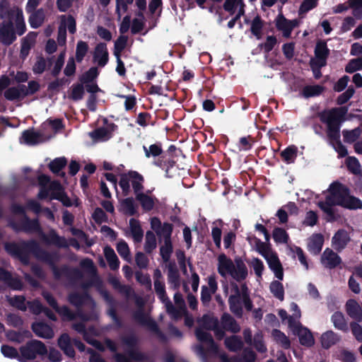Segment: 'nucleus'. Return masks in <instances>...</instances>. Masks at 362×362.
<instances>
[{
	"mask_svg": "<svg viewBox=\"0 0 362 362\" xmlns=\"http://www.w3.org/2000/svg\"><path fill=\"white\" fill-rule=\"evenodd\" d=\"M4 249L8 254L19 259L25 265L29 264L30 255L33 254L38 259L49 264L56 280L64 276L69 281L74 282L83 278V273L78 268L70 267L66 264L58 267L55 264L57 261V254L43 250L35 240L6 243Z\"/></svg>",
	"mask_w": 362,
	"mask_h": 362,
	"instance_id": "1",
	"label": "nucleus"
},
{
	"mask_svg": "<svg viewBox=\"0 0 362 362\" xmlns=\"http://www.w3.org/2000/svg\"><path fill=\"white\" fill-rule=\"evenodd\" d=\"M347 112L348 107L342 106L339 108H333L327 113L320 115V120L327 124V136L333 143L334 148L339 158H344L348 155L346 146L340 141L341 123L345 120Z\"/></svg>",
	"mask_w": 362,
	"mask_h": 362,
	"instance_id": "2",
	"label": "nucleus"
},
{
	"mask_svg": "<svg viewBox=\"0 0 362 362\" xmlns=\"http://www.w3.org/2000/svg\"><path fill=\"white\" fill-rule=\"evenodd\" d=\"M328 191L329 194L325 198H329L335 205L351 210L362 209V201L351 195L349 189L341 182H333Z\"/></svg>",
	"mask_w": 362,
	"mask_h": 362,
	"instance_id": "3",
	"label": "nucleus"
},
{
	"mask_svg": "<svg viewBox=\"0 0 362 362\" xmlns=\"http://www.w3.org/2000/svg\"><path fill=\"white\" fill-rule=\"evenodd\" d=\"M136 304L139 307V309L136 310L133 313V319L142 326L146 327L149 331L156 334L159 340L163 343L168 341V337L160 329L156 322L148 317L143 309L144 302L140 297H136Z\"/></svg>",
	"mask_w": 362,
	"mask_h": 362,
	"instance_id": "4",
	"label": "nucleus"
},
{
	"mask_svg": "<svg viewBox=\"0 0 362 362\" xmlns=\"http://www.w3.org/2000/svg\"><path fill=\"white\" fill-rule=\"evenodd\" d=\"M130 182L135 195L142 192L144 189V177L136 170H129L120 175L119 185L122 189V194L126 197L131 192Z\"/></svg>",
	"mask_w": 362,
	"mask_h": 362,
	"instance_id": "5",
	"label": "nucleus"
},
{
	"mask_svg": "<svg viewBox=\"0 0 362 362\" xmlns=\"http://www.w3.org/2000/svg\"><path fill=\"white\" fill-rule=\"evenodd\" d=\"M12 16L11 12H6L4 7L0 6V18L3 20L0 23V42L5 46L11 45L17 38Z\"/></svg>",
	"mask_w": 362,
	"mask_h": 362,
	"instance_id": "6",
	"label": "nucleus"
},
{
	"mask_svg": "<svg viewBox=\"0 0 362 362\" xmlns=\"http://www.w3.org/2000/svg\"><path fill=\"white\" fill-rule=\"evenodd\" d=\"M288 327L291 329L293 333L298 337L301 345L310 347L315 344L314 337L310 329L296 320L293 316H290L288 318Z\"/></svg>",
	"mask_w": 362,
	"mask_h": 362,
	"instance_id": "7",
	"label": "nucleus"
},
{
	"mask_svg": "<svg viewBox=\"0 0 362 362\" xmlns=\"http://www.w3.org/2000/svg\"><path fill=\"white\" fill-rule=\"evenodd\" d=\"M22 356L28 360H33L37 355L45 356L47 354L45 344L41 341L33 339L28 341L25 346L21 347Z\"/></svg>",
	"mask_w": 362,
	"mask_h": 362,
	"instance_id": "8",
	"label": "nucleus"
},
{
	"mask_svg": "<svg viewBox=\"0 0 362 362\" xmlns=\"http://www.w3.org/2000/svg\"><path fill=\"white\" fill-rule=\"evenodd\" d=\"M10 226L16 232L22 231L28 234L42 233L38 218L31 219L27 215H25L20 223H11Z\"/></svg>",
	"mask_w": 362,
	"mask_h": 362,
	"instance_id": "9",
	"label": "nucleus"
},
{
	"mask_svg": "<svg viewBox=\"0 0 362 362\" xmlns=\"http://www.w3.org/2000/svg\"><path fill=\"white\" fill-rule=\"evenodd\" d=\"M230 286L234 294L230 295L228 302L230 310L237 317H242L243 315V307L241 306V294L238 285L235 282H231Z\"/></svg>",
	"mask_w": 362,
	"mask_h": 362,
	"instance_id": "10",
	"label": "nucleus"
},
{
	"mask_svg": "<svg viewBox=\"0 0 362 362\" xmlns=\"http://www.w3.org/2000/svg\"><path fill=\"white\" fill-rule=\"evenodd\" d=\"M177 155H170L169 153H163L159 158L153 160V165L163 170L165 176L172 177L170 175V169H173L177 165Z\"/></svg>",
	"mask_w": 362,
	"mask_h": 362,
	"instance_id": "11",
	"label": "nucleus"
},
{
	"mask_svg": "<svg viewBox=\"0 0 362 362\" xmlns=\"http://www.w3.org/2000/svg\"><path fill=\"white\" fill-rule=\"evenodd\" d=\"M0 281L12 290L20 291L23 284L18 276H13L12 273L0 267Z\"/></svg>",
	"mask_w": 362,
	"mask_h": 362,
	"instance_id": "12",
	"label": "nucleus"
},
{
	"mask_svg": "<svg viewBox=\"0 0 362 362\" xmlns=\"http://www.w3.org/2000/svg\"><path fill=\"white\" fill-rule=\"evenodd\" d=\"M315 59L313 62L319 63L320 66H325L327 65V60L330 54V50L327 47V42L325 40H318L315 45Z\"/></svg>",
	"mask_w": 362,
	"mask_h": 362,
	"instance_id": "13",
	"label": "nucleus"
},
{
	"mask_svg": "<svg viewBox=\"0 0 362 362\" xmlns=\"http://www.w3.org/2000/svg\"><path fill=\"white\" fill-rule=\"evenodd\" d=\"M6 12H11L12 16V23L14 24L15 23V32L16 35H18L19 36L23 35L26 31V26L23 18V11L21 9L17 8H11L8 7H4Z\"/></svg>",
	"mask_w": 362,
	"mask_h": 362,
	"instance_id": "14",
	"label": "nucleus"
},
{
	"mask_svg": "<svg viewBox=\"0 0 362 362\" xmlns=\"http://www.w3.org/2000/svg\"><path fill=\"white\" fill-rule=\"evenodd\" d=\"M297 25L296 20L289 21L283 14H279L276 18V27L277 30L283 32L286 37H290L293 28Z\"/></svg>",
	"mask_w": 362,
	"mask_h": 362,
	"instance_id": "15",
	"label": "nucleus"
},
{
	"mask_svg": "<svg viewBox=\"0 0 362 362\" xmlns=\"http://www.w3.org/2000/svg\"><path fill=\"white\" fill-rule=\"evenodd\" d=\"M265 259L269 269L274 273L275 277L279 280H283L284 269L277 254L275 252H270V255Z\"/></svg>",
	"mask_w": 362,
	"mask_h": 362,
	"instance_id": "16",
	"label": "nucleus"
},
{
	"mask_svg": "<svg viewBox=\"0 0 362 362\" xmlns=\"http://www.w3.org/2000/svg\"><path fill=\"white\" fill-rule=\"evenodd\" d=\"M45 124H43L41 127V129L38 132H35L33 129L25 130L22 134V139L25 144L30 146L36 145L40 142L42 141L44 134L42 133V129H45L47 127H45Z\"/></svg>",
	"mask_w": 362,
	"mask_h": 362,
	"instance_id": "17",
	"label": "nucleus"
},
{
	"mask_svg": "<svg viewBox=\"0 0 362 362\" xmlns=\"http://www.w3.org/2000/svg\"><path fill=\"white\" fill-rule=\"evenodd\" d=\"M68 301L77 309H81L87 301L94 303L93 298L88 291L82 293L72 292L68 296Z\"/></svg>",
	"mask_w": 362,
	"mask_h": 362,
	"instance_id": "18",
	"label": "nucleus"
},
{
	"mask_svg": "<svg viewBox=\"0 0 362 362\" xmlns=\"http://www.w3.org/2000/svg\"><path fill=\"white\" fill-rule=\"evenodd\" d=\"M321 261L325 267L329 269L336 268L341 262V257L329 248H327L324 251Z\"/></svg>",
	"mask_w": 362,
	"mask_h": 362,
	"instance_id": "19",
	"label": "nucleus"
},
{
	"mask_svg": "<svg viewBox=\"0 0 362 362\" xmlns=\"http://www.w3.org/2000/svg\"><path fill=\"white\" fill-rule=\"evenodd\" d=\"M349 241V234L344 229L338 230L332 239V246L337 251L344 249Z\"/></svg>",
	"mask_w": 362,
	"mask_h": 362,
	"instance_id": "20",
	"label": "nucleus"
},
{
	"mask_svg": "<svg viewBox=\"0 0 362 362\" xmlns=\"http://www.w3.org/2000/svg\"><path fill=\"white\" fill-rule=\"evenodd\" d=\"M93 59L100 67L105 66L109 60V53L107 45L105 42H99L95 47Z\"/></svg>",
	"mask_w": 362,
	"mask_h": 362,
	"instance_id": "21",
	"label": "nucleus"
},
{
	"mask_svg": "<svg viewBox=\"0 0 362 362\" xmlns=\"http://www.w3.org/2000/svg\"><path fill=\"white\" fill-rule=\"evenodd\" d=\"M31 329L35 335L39 337L49 339L54 337L52 328L45 322H33L31 325Z\"/></svg>",
	"mask_w": 362,
	"mask_h": 362,
	"instance_id": "22",
	"label": "nucleus"
},
{
	"mask_svg": "<svg viewBox=\"0 0 362 362\" xmlns=\"http://www.w3.org/2000/svg\"><path fill=\"white\" fill-rule=\"evenodd\" d=\"M67 165V160L65 157L56 158L48 164V168L56 176L63 179L66 178V173L62 171Z\"/></svg>",
	"mask_w": 362,
	"mask_h": 362,
	"instance_id": "23",
	"label": "nucleus"
},
{
	"mask_svg": "<svg viewBox=\"0 0 362 362\" xmlns=\"http://www.w3.org/2000/svg\"><path fill=\"white\" fill-rule=\"evenodd\" d=\"M256 358L257 355L255 352L250 348L244 349L241 357L233 356L228 358L226 355H223L221 357L223 362H255Z\"/></svg>",
	"mask_w": 362,
	"mask_h": 362,
	"instance_id": "24",
	"label": "nucleus"
},
{
	"mask_svg": "<svg viewBox=\"0 0 362 362\" xmlns=\"http://www.w3.org/2000/svg\"><path fill=\"white\" fill-rule=\"evenodd\" d=\"M235 266L234 267V270H233L230 276L235 281L240 282L247 278L248 275L247 268L243 259L240 257L235 259Z\"/></svg>",
	"mask_w": 362,
	"mask_h": 362,
	"instance_id": "25",
	"label": "nucleus"
},
{
	"mask_svg": "<svg viewBox=\"0 0 362 362\" xmlns=\"http://www.w3.org/2000/svg\"><path fill=\"white\" fill-rule=\"evenodd\" d=\"M345 306L346 313L351 318L359 322H362V308L356 300H348Z\"/></svg>",
	"mask_w": 362,
	"mask_h": 362,
	"instance_id": "26",
	"label": "nucleus"
},
{
	"mask_svg": "<svg viewBox=\"0 0 362 362\" xmlns=\"http://www.w3.org/2000/svg\"><path fill=\"white\" fill-rule=\"evenodd\" d=\"M235 266V264H234L233 261L228 258L225 254L219 255L218 272L221 276H226V273L230 275L232 274Z\"/></svg>",
	"mask_w": 362,
	"mask_h": 362,
	"instance_id": "27",
	"label": "nucleus"
},
{
	"mask_svg": "<svg viewBox=\"0 0 362 362\" xmlns=\"http://www.w3.org/2000/svg\"><path fill=\"white\" fill-rule=\"evenodd\" d=\"M324 243V237L321 233L313 234L308 240V250L314 255L320 254Z\"/></svg>",
	"mask_w": 362,
	"mask_h": 362,
	"instance_id": "28",
	"label": "nucleus"
},
{
	"mask_svg": "<svg viewBox=\"0 0 362 362\" xmlns=\"http://www.w3.org/2000/svg\"><path fill=\"white\" fill-rule=\"evenodd\" d=\"M223 328L228 332L236 334L240 331V326L238 322L228 313H224L221 317Z\"/></svg>",
	"mask_w": 362,
	"mask_h": 362,
	"instance_id": "29",
	"label": "nucleus"
},
{
	"mask_svg": "<svg viewBox=\"0 0 362 362\" xmlns=\"http://www.w3.org/2000/svg\"><path fill=\"white\" fill-rule=\"evenodd\" d=\"M317 206L327 215V221L333 222L337 220V218L333 209V206L336 205L330 201L329 198H325V201H320Z\"/></svg>",
	"mask_w": 362,
	"mask_h": 362,
	"instance_id": "30",
	"label": "nucleus"
},
{
	"mask_svg": "<svg viewBox=\"0 0 362 362\" xmlns=\"http://www.w3.org/2000/svg\"><path fill=\"white\" fill-rule=\"evenodd\" d=\"M168 281L174 290L180 287V274L175 263H170L168 266Z\"/></svg>",
	"mask_w": 362,
	"mask_h": 362,
	"instance_id": "31",
	"label": "nucleus"
},
{
	"mask_svg": "<svg viewBox=\"0 0 362 362\" xmlns=\"http://www.w3.org/2000/svg\"><path fill=\"white\" fill-rule=\"evenodd\" d=\"M340 340V337L337 334L332 330H329L323 333L321 336L320 341L322 346L328 349L333 345L336 344Z\"/></svg>",
	"mask_w": 362,
	"mask_h": 362,
	"instance_id": "32",
	"label": "nucleus"
},
{
	"mask_svg": "<svg viewBox=\"0 0 362 362\" xmlns=\"http://www.w3.org/2000/svg\"><path fill=\"white\" fill-rule=\"evenodd\" d=\"M143 150L146 158H153V160L159 158L164 153L162 144L160 142H156L151 144L148 147L143 146Z\"/></svg>",
	"mask_w": 362,
	"mask_h": 362,
	"instance_id": "33",
	"label": "nucleus"
},
{
	"mask_svg": "<svg viewBox=\"0 0 362 362\" xmlns=\"http://www.w3.org/2000/svg\"><path fill=\"white\" fill-rule=\"evenodd\" d=\"M331 321L337 329L341 330L344 332H348V325L344 318V315L341 312H334L331 317Z\"/></svg>",
	"mask_w": 362,
	"mask_h": 362,
	"instance_id": "34",
	"label": "nucleus"
},
{
	"mask_svg": "<svg viewBox=\"0 0 362 362\" xmlns=\"http://www.w3.org/2000/svg\"><path fill=\"white\" fill-rule=\"evenodd\" d=\"M129 227L134 242H141L144 236V231L141 228L139 221L134 218H132L129 220Z\"/></svg>",
	"mask_w": 362,
	"mask_h": 362,
	"instance_id": "35",
	"label": "nucleus"
},
{
	"mask_svg": "<svg viewBox=\"0 0 362 362\" xmlns=\"http://www.w3.org/2000/svg\"><path fill=\"white\" fill-rule=\"evenodd\" d=\"M136 199L139 202L143 210L145 211H151L155 205V199L156 200V198L154 199L143 192L137 194Z\"/></svg>",
	"mask_w": 362,
	"mask_h": 362,
	"instance_id": "36",
	"label": "nucleus"
},
{
	"mask_svg": "<svg viewBox=\"0 0 362 362\" xmlns=\"http://www.w3.org/2000/svg\"><path fill=\"white\" fill-rule=\"evenodd\" d=\"M104 255L110 268L112 270L117 269L119 267V261L114 250L111 247L107 246L104 249Z\"/></svg>",
	"mask_w": 362,
	"mask_h": 362,
	"instance_id": "37",
	"label": "nucleus"
},
{
	"mask_svg": "<svg viewBox=\"0 0 362 362\" xmlns=\"http://www.w3.org/2000/svg\"><path fill=\"white\" fill-rule=\"evenodd\" d=\"M121 211L127 216H134L136 214V206L132 197H127L122 200Z\"/></svg>",
	"mask_w": 362,
	"mask_h": 362,
	"instance_id": "38",
	"label": "nucleus"
},
{
	"mask_svg": "<svg viewBox=\"0 0 362 362\" xmlns=\"http://www.w3.org/2000/svg\"><path fill=\"white\" fill-rule=\"evenodd\" d=\"M46 241L58 247L66 248L68 247L66 238L64 237L59 236L54 230H51L49 231Z\"/></svg>",
	"mask_w": 362,
	"mask_h": 362,
	"instance_id": "39",
	"label": "nucleus"
},
{
	"mask_svg": "<svg viewBox=\"0 0 362 362\" xmlns=\"http://www.w3.org/2000/svg\"><path fill=\"white\" fill-rule=\"evenodd\" d=\"M298 153V148L291 145L286 147L280 153L282 160L287 164L293 163L296 159Z\"/></svg>",
	"mask_w": 362,
	"mask_h": 362,
	"instance_id": "40",
	"label": "nucleus"
},
{
	"mask_svg": "<svg viewBox=\"0 0 362 362\" xmlns=\"http://www.w3.org/2000/svg\"><path fill=\"white\" fill-rule=\"evenodd\" d=\"M225 345L229 351L236 352L243 349V342L239 336L233 335L225 339Z\"/></svg>",
	"mask_w": 362,
	"mask_h": 362,
	"instance_id": "41",
	"label": "nucleus"
},
{
	"mask_svg": "<svg viewBox=\"0 0 362 362\" xmlns=\"http://www.w3.org/2000/svg\"><path fill=\"white\" fill-rule=\"evenodd\" d=\"M324 89L320 85H308L303 87L301 94L304 98H309L321 95Z\"/></svg>",
	"mask_w": 362,
	"mask_h": 362,
	"instance_id": "42",
	"label": "nucleus"
},
{
	"mask_svg": "<svg viewBox=\"0 0 362 362\" xmlns=\"http://www.w3.org/2000/svg\"><path fill=\"white\" fill-rule=\"evenodd\" d=\"M99 74L98 69L96 66H92L82 74L78 80L82 84L92 83L98 78Z\"/></svg>",
	"mask_w": 362,
	"mask_h": 362,
	"instance_id": "43",
	"label": "nucleus"
},
{
	"mask_svg": "<svg viewBox=\"0 0 362 362\" xmlns=\"http://www.w3.org/2000/svg\"><path fill=\"white\" fill-rule=\"evenodd\" d=\"M253 240L255 243V250L259 253L264 259L270 255V252H274L272 250L269 243L262 242L260 239L254 236Z\"/></svg>",
	"mask_w": 362,
	"mask_h": 362,
	"instance_id": "44",
	"label": "nucleus"
},
{
	"mask_svg": "<svg viewBox=\"0 0 362 362\" xmlns=\"http://www.w3.org/2000/svg\"><path fill=\"white\" fill-rule=\"evenodd\" d=\"M263 26L264 21L259 15L256 16L252 21L250 31L257 40L262 38V30Z\"/></svg>",
	"mask_w": 362,
	"mask_h": 362,
	"instance_id": "45",
	"label": "nucleus"
},
{
	"mask_svg": "<svg viewBox=\"0 0 362 362\" xmlns=\"http://www.w3.org/2000/svg\"><path fill=\"white\" fill-rule=\"evenodd\" d=\"M88 45L83 40L78 41L76 48L75 59L78 63L82 62L88 52Z\"/></svg>",
	"mask_w": 362,
	"mask_h": 362,
	"instance_id": "46",
	"label": "nucleus"
},
{
	"mask_svg": "<svg viewBox=\"0 0 362 362\" xmlns=\"http://www.w3.org/2000/svg\"><path fill=\"white\" fill-rule=\"evenodd\" d=\"M361 133L362 130L359 127L352 130L344 129L342 132L344 141L348 144L354 143L360 137Z\"/></svg>",
	"mask_w": 362,
	"mask_h": 362,
	"instance_id": "47",
	"label": "nucleus"
},
{
	"mask_svg": "<svg viewBox=\"0 0 362 362\" xmlns=\"http://www.w3.org/2000/svg\"><path fill=\"white\" fill-rule=\"evenodd\" d=\"M272 237L276 243L286 244L289 240V235L285 229L276 227L273 230Z\"/></svg>",
	"mask_w": 362,
	"mask_h": 362,
	"instance_id": "48",
	"label": "nucleus"
},
{
	"mask_svg": "<svg viewBox=\"0 0 362 362\" xmlns=\"http://www.w3.org/2000/svg\"><path fill=\"white\" fill-rule=\"evenodd\" d=\"M271 293L280 300L284 299V288L283 284L279 281H273L269 286Z\"/></svg>",
	"mask_w": 362,
	"mask_h": 362,
	"instance_id": "49",
	"label": "nucleus"
},
{
	"mask_svg": "<svg viewBox=\"0 0 362 362\" xmlns=\"http://www.w3.org/2000/svg\"><path fill=\"white\" fill-rule=\"evenodd\" d=\"M128 42V37L127 35H121L115 40L114 45L113 54L115 57L120 56L122 51L126 48Z\"/></svg>",
	"mask_w": 362,
	"mask_h": 362,
	"instance_id": "50",
	"label": "nucleus"
},
{
	"mask_svg": "<svg viewBox=\"0 0 362 362\" xmlns=\"http://www.w3.org/2000/svg\"><path fill=\"white\" fill-rule=\"evenodd\" d=\"M173 251L172 240H164V244L160 247V255L164 262H168Z\"/></svg>",
	"mask_w": 362,
	"mask_h": 362,
	"instance_id": "51",
	"label": "nucleus"
},
{
	"mask_svg": "<svg viewBox=\"0 0 362 362\" xmlns=\"http://www.w3.org/2000/svg\"><path fill=\"white\" fill-rule=\"evenodd\" d=\"M29 23L33 28L40 27L44 21V14L42 10L35 11L30 13Z\"/></svg>",
	"mask_w": 362,
	"mask_h": 362,
	"instance_id": "52",
	"label": "nucleus"
},
{
	"mask_svg": "<svg viewBox=\"0 0 362 362\" xmlns=\"http://www.w3.org/2000/svg\"><path fill=\"white\" fill-rule=\"evenodd\" d=\"M154 290L158 298L162 303H165L169 300L165 291V283L163 281L158 280L154 281Z\"/></svg>",
	"mask_w": 362,
	"mask_h": 362,
	"instance_id": "53",
	"label": "nucleus"
},
{
	"mask_svg": "<svg viewBox=\"0 0 362 362\" xmlns=\"http://www.w3.org/2000/svg\"><path fill=\"white\" fill-rule=\"evenodd\" d=\"M62 186L61 184L57 181H54L51 183L49 187H40V191L37 194V198L39 199L43 200L46 199L49 194V191L51 189H61Z\"/></svg>",
	"mask_w": 362,
	"mask_h": 362,
	"instance_id": "54",
	"label": "nucleus"
},
{
	"mask_svg": "<svg viewBox=\"0 0 362 362\" xmlns=\"http://www.w3.org/2000/svg\"><path fill=\"white\" fill-rule=\"evenodd\" d=\"M156 247V238L155 234L148 230L146 233V241L144 244V250L146 253H151Z\"/></svg>",
	"mask_w": 362,
	"mask_h": 362,
	"instance_id": "55",
	"label": "nucleus"
},
{
	"mask_svg": "<svg viewBox=\"0 0 362 362\" xmlns=\"http://www.w3.org/2000/svg\"><path fill=\"white\" fill-rule=\"evenodd\" d=\"M84 93L85 91L83 84H82L81 82L74 84L72 86L69 98L74 101L81 100L83 98Z\"/></svg>",
	"mask_w": 362,
	"mask_h": 362,
	"instance_id": "56",
	"label": "nucleus"
},
{
	"mask_svg": "<svg viewBox=\"0 0 362 362\" xmlns=\"http://www.w3.org/2000/svg\"><path fill=\"white\" fill-rule=\"evenodd\" d=\"M346 167L354 175L361 174V165L358 160L354 156H349L346 160Z\"/></svg>",
	"mask_w": 362,
	"mask_h": 362,
	"instance_id": "57",
	"label": "nucleus"
},
{
	"mask_svg": "<svg viewBox=\"0 0 362 362\" xmlns=\"http://www.w3.org/2000/svg\"><path fill=\"white\" fill-rule=\"evenodd\" d=\"M202 322L204 328L208 330H212V329L218 327L219 321L217 317L211 316L208 314H205L202 317Z\"/></svg>",
	"mask_w": 362,
	"mask_h": 362,
	"instance_id": "58",
	"label": "nucleus"
},
{
	"mask_svg": "<svg viewBox=\"0 0 362 362\" xmlns=\"http://www.w3.org/2000/svg\"><path fill=\"white\" fill-rule=\"evenodd\" d=\"M80 266L91 276H98L97 268L91 259L87 257L82 259L80 262Z\"/></svg>",
	"mask_w": 362,
	"mask_h": 362,
	"instance_id": "59",
	"label": "nucleus"
},
{
	"mask_svg": "<svg viewBox=\"0 0 362 362\" xmlns=\"http://www.w3.org/2000/svg\"><path fill=\"white\" fill-rule=\"evenodd\" d=\"M65 54V51H63L58 55L51 72V74L53 77H57L60 74L64 64Z\"/></svg>",
	"mask_w": 362,
	"mask_h": 362,
	"instance_id": "60",
	"label": "nucleus"
},
{
	"mask_svg": "<svg viewBox=\"0 0 362 362\" xmlns=\"http://www.w3.org/2000/svg\"><path fill=\"white\" fill-rule=\"evenodd\" d=\"M55 311L62 317L64 320H73L76 317L75 313L67 306H58Z\"/></svg>",
	"mask_w": 362,
	"mask_h": 362,
	"instance_id": "61",
	"label": "nucleus"
},
{
	"mask_svg": "<svg viewBox=\"0 0 362 362\" xmlns=\"http://www.w3.org/2000/svg\"><path fill=\"white\" fill-rule=\"evenodd\" d=\"M272 334L276 341L280 343L283 348L287 349L290 347V340L284 332L279 329H274Z\"/></svg>",
	"mask_w": 362,
	"mask_h": 362,
	"instance_id": "62",
	"label": "nucleus"
},
{
	"mask_svg": "<svg viewBox=\"0 0 362 362\" xmlns=\"http://www.w3.org/2000/svg\"><path fill=\"white\" fill-rule=\"evenodd\" d=\"M255 142V139L250 135H248L247 136H243V137L240 138L239 144H238L239 151H247L250 150Z\"/></svg>",
	"mask_w": 362,
	"mask_h": 362,
	"instance_id": "63",
	"label": "nucleus"
},
{
	"mask_svg": "<svg viewBox=\"0 0 362 362\" xmlns=\"http://www.w3.org/2000/svg\"><path fill=\"white\" fill-rule=\"evenodd\" d=\"M277 43L276 37L274 35H268L266 42L259 45V47L264 50L265 54H269Z\"/></svg>",
	"mask_w": 362,
	"mask_h": 362,
	"instance_id": "64",
	"label": "nucleus"
}]
</instances>
